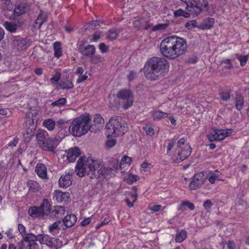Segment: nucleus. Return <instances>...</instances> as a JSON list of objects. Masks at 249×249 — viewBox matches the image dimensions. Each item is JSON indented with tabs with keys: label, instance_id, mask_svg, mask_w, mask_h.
Listing matches in <instances>:
<instances>
[{
	"label": "nucleus",
	"instance_id": "obj_39",
	"mask_svg": "<svg viewBox=\"0 0 249 249\" xmlns=\"http://www.w3.org/2000/svg\"><path fill=\"white\" fill-rule=\"evenodd\" d=\"M24 240L27 243L35 242L36 241L38 240V235L36 236L32 233L27 234L25 237L23 238Z\"/></svg>",
	"mask_w": 249,
	"mask_h": 249
},
{
	"label": "nucleus",
	"instance_id": "obj_38",
	"mask_svg": "<svg viewBox=\"0 0 249 249\" xmlns=\"http://www.w3.org/2000/svg\"><path fill=\"white\" fill-rule=\"evenodd\" d=\"M174 15L175 17L182 16L185 18H187L190 17V14L189 13L185 12L181 9H179L174 12Z\"/></svg>",
	"mask_w": 249,
	"mask_h": 249
},
{
	"label": "nucleus",
	"instance_id": "obj_28",
	"mask_svg": "<svg viewBox=\"0 0 249 249\" xmlns=\"http://www.w3.org/2000/svg\"><path fill=\"white\" fill-rule=\"evenodd\" d=\"M27 184L29 190L33 193L38 192L41 189L40 186L36 181L30 180Z\"/></svg>",
	"mask_w": 249,
	"mask_h": 249
},
{
	"label": "nucleus",
	"instance_id": "obj_26",
	"mask_svg": "<svg viewBox=\"0 0 249 249\" xmlns=\"http://www.w3.org/2000/svg\"><path fill=\"white\" fill-rule=\"evenodd\" d=\"M47 17L43 12L40 11L39 15L35 21V27L38 29L40 28L41 25L46 20Z\"/></svg>",
	"mask_w": 249,
	"mask_h": 249
},
{
	"label": "nucleus",
	"instance_id": "obj_50",
	"mask_svg": "<svg viewBox=\"0 0 249 249\" xmlns=\"http://www.w3.org/2000/svg\"><path fill=\"white\" fill-rule=\"evenodd\" d=\"M99 48L102 53H106L108 52L109 48L104 43H101L99 45Z\"/></svg>",
	"mask_w": 249,
	"mask_h": 249
},
{
	"label": "nucleus",
	"instance_id": "obj_35",
	"mask_svg": "<svg viewBox=\"0 0 249 249\" xmlns=\"http://www.w3.org/2000/svg\"><path fill=\"white\" fill-rule=\"evenodd\" d=\"M187 237V232L185 230H182L177 234L176 236V241L177 242L180 243L184 240Z\"/></svg>",
	"mask_w": 249,
	"mask_h": 249
},
{
	"label": "nucleus",
	"instance_id": "obj_43",
	"mask_svg": "<svg viewBox=\"0 0 249 249\" xmlns=\"http://www.w3.org/2000/svg\"><path fill=\"white\" fill-rule=\"evenodd\" d=\"M118 34L114 29L109 30L107 34V38L110 40H114L117 38Z\"/></svg>",
	"mask_w": 249,
	"mask_h": 249
},
{
	"label": "nucleus",
	"instance_id": "obj_29",
	"mask_svg": "<svg viewBox=\"0 0 249 249\" xmlns=\"http://www.w3.org/2000/svg\"><path fill=\"white\" fill-rule=\"evenodd\" d=\"M64 213V209L63 207H59L55 208L52 210L50 213V217L51 218H59L61 217V214Z\"/></svg>",
	"mask_w": 249,
	"mask_h": 249
},
{
	"label": "nucleus",
	"instance_id": "obj_23",
	"mask_svg": "<svg viewBox=\"0 0 249 249\" xmlns=\"http://www.w3.org/2000/svg\"><path fill=\"white\" fill-rule=\"evenodd\" d=\"M36 172L40 178H45L47 177V168L43 164H37L36 168Z\"/></svg>",
	"mask_w": 249,
	"mask_h": 249
},
{
	"label": "nucleus",
	"instance_id": "obj_60",
	"mask_svg": "<svg viewBox=\"0 0 249 249\" xmlns=\"http://www.w3.org/2000/svg\"><path fill=\"white\" fill-rule=\"evenodd\" d=\"M5 234H6L7 237L9 239H13L15 237V235H14V234L13 233V230H12L11 229H10L8 231H7L5 232Z\"/></svg>",
	"mask_w": 249,
	"mask_h": 249
},
{
	"label": "nucleus",
	"instance_id": "obj_48",
	"mask_svg": "<svg viewBox=\"0 0 249 249\" xmlns=\"http://www.w3.org/2000/svg\"><path fill=\"white\" fill-rule=\"evenodd\" d=\"M143 129L147 135L152 136L154 134L155 131L153 128L146 126L143 127Z\"/></svg>",
	"mask_w": 249,
	"mask_h": 249
},
{
	"label": "nucleus",
	"instance_id": "obj_7",
	"mask_svg": "<svg viewBox=\"0 0 249 249\" xmlns=\"http://www.w3.org/2000/svg\"><path fill=\"white\" fill-rule=\"evenodd\" d=\"M26 116L25 127L23 133V137L25 142H29L34 136L36 125L35 123L36 116L33 112H29Z\"/></svg>",
	"mask_w": 249,
	"mask_h": 249
},
{
	"label": "nucleus",
	"instance_id": "obj_18",
	"mask_svg": "<svg viewBox=\"0 0 249 249\" xmlns=\"http://www.w3.org/2000/svg\"><path fill=\"white\" fill-rule=\"evenodd\" d=\"M56 200L59 202H69L70 198V193L55 190L54 192Z\"/></svg>",
	"mask_w": 249,
	"mask_h": 249
},
{
	"label": "nucleus",
	"instance_id": "obj_45",
	"mask_svg": "<svg viewBox=\"0 0 249 249\" xmlns=\"http://www.w3.org/2000/svg\"><path fill=\"white\" fill-rule=\"evenodd\" d=\"M199 7L201 8V11L203 9L208 11L209 8V4L208 0H200L199 1Z\"/></svg>",
	"mask_w": 249,
	"mask_h": 249
},
{
	"label": "nucleus",
	"instance_id": "obj_40",
	"mask_svg": "<svg viewBox=\"0 0 249 249\" xmlns=\"http://www.w3.org/2000/svg\"><path fill=\"white\" fill-rule=\"evenodd\" d=\"M59 86L62 89H70L73 88V85L70 81H61Z\"/></svg>",
	"mask_w": 249,
	"mask_h": 249
},
{
	"label": "nucleus",
	"instance_id": "obj_36",
	"mask_svg": "<svg viewBox=\"0 0 249 249\" xmlns=\"http://www.w3.org/2000/svg\"><path fill=\"white\" fill-rule=\"evenodd\" d=\"M18 230L19 232L18 237V240H20V238H24L27 234L25 226L22 224H19L18 225Z\"/></svg>",
	"mask_w": 249,
	"mask_h": 249
},
{
	"label": "nucleus",
	"instance_id": "obj_14",
	"mask_svg": "<svg viewBox=\"0 0 249 249\" xmlns=\"http://www.w3.org/2000/svg\"><path fill=\"white\" fill-rule=\"evenodd\" d=\"M77 218L74 214H68L63 219L62 230H65L67 228L72 227L76 222Z\"/></svg>",
	"mask_w": 249,
	"mask_h": 249
},
{
	"label": "nucleus",
	"instance_id": "obj_52",
	"mask_svg": "<svg viewBox=\"0 0 249 249\" xmlns=\"http://www.w3.org/2000/svg\"><path fill=\"white\" fill-rule=\"evenodd\" d=\"M213 204L211 201L209 199L206 200L203 203V207L205 210L209 211L211 209Z\"/></svg>",
	"mask_w": 249,
	"mask_h": 249
},
{
	"label": "nucleus",
	"instance_id": "obj_57",
	"mask_svg": "<svg viewBox=\"0 0 249 249\" xmlns=\"http://www.w3.org/2000/svg\"><path fill=\"white\" fill-rule=\"evenodd\" d=\"M121 161L124 162V164H128V165H130L132 161V160L130 157L125 156L122 158Z\"/></svg>",
	"mask_w": 249,
	"mask_h": 249
},
{
	"label": "nucleus",
	"instance_id": "obj_55",
	"mask_svg": "<svg viewBox=\"0 0 249 249\" xmlns=\"http://www.w3.org/2000/svg\"><path fill=\"white\" fill-rule=\"evenodd\" d=\"M176 140L174 139H172L170 141V142L167 146V152H170L173 149L176 144Z\"/></svg>",
	"mask_w": 249,
	"mask_h": 249
},
{
	"label": "nucleus",
	"instance_id": "obj_30",
	"mask_svg": "<svg viewBox=\"0 0 249 249\" xmlns=\"http://www.w3.org/2000/svg\"><path fill=\"white\" fill-rule=\"evenodd\" d=\"M152 116L154 120H160L162 118H165L168 117L167 113L164 112L160 110H157L152 112Z\"/></svg>",
	"mask_w": 249,
	"mask_h": 249
},
{
	"label": "nucleus",
	"instance_id": "obj_2",
	"mask_svg": "<svg viewBox=\"0 0 249 249\" xmlns=\"http://www.w3.org/2000/svg\"><path fill=\"white\" fill-rule=\"evenodd\" d=\"M185 39L177 36H170L164 39L160 44L161 53L166 58L175 59L187 52Z\"/></svg>",
	"mask_w": 249,
	"mask_h": 249
},
{
	"label": "nucleus",
	"instance_id": "obj_13",
	"mask_svg": "<svg viewBox=\"0 0 249 249\" xmlns=\"http://www.w3.org/2000/svg\"><path fill=\"white\" fill-rule=\"evenodd\" d=\"M73 174V171H69L66 175H62L59 180V185L60 187L67 188L71 185L72 176Z\"/></svg>",
	"mask_w": 249,
	"mask_h": 249
},
{
	"label": "nucleus",
	"instance_id": "obj_63",
	"mask_svg": "<svg viewBox=\"0 0 249 249\" xmlns=\"http://www.w3.org/2000/svg\"><path fill=\"white\" fill-rule=\"evenodd\" d=\"M222 63L227 64L228 65L225 66L227 69H231L232 68V64L231 62L230 59H225L222 61Z\"/></svg>",
	"mask_w": 249,
	"mask_h": 249
},
{
	"label": "nucleus",
	"instance_id": "obj_51",
	"mask_svg": "<svg viewBox=\"0 0 249 249\" xmlns=\"http://www.w3.org/2000/svg\"><path fill=\"white\" fill-rule=\"evenodd\" d=\"M20 241L18 243V249H25L26 247L28 246L26 245V243H27L23 238H20Z\"/></svg>",
	"mask_w": 249,
	"mask_h": 249
},
{
	"label": "nucleus",
	"instance_id": "obj_11",
	"mask_svg": "<svg viewBox=\"0 0 249 249\" xmlns=\"http://www.w3.org/2000/svg\"><path fill=\"white\" fill-rule=\"evenodd\" d=\"M206 178L203 173H199L195 175L189 184V188L191 190L200 188L204 183Z\"/></svg>",
	"mask_w": 249,
	"mask_h": 249
},
{
	"label": "nucleus",
	"instance_id": "obj_32",
	"mask_svg": "<svg viewBox=\"0 0 249 249\" xmlns=\"http://www.w3.org/2000/svg\"><path fill=\"white\" fill-rule=\"evenodd\" d=\"M43 124L48 130L51 131L54 129L55 123L52 119H48L44 121Z\"/></svg>",
	"mask_w": 249,
	"mask_h": 249
},
{
	"label": "nucleus",
	"instance_id": "obj_44",
	"mask_svg": "<svg viewBox=\"0 0 249 249\" xmlns=\"http://www.w3.org/2000/svg\"><path fill=\"white\" fill-rule=\"evenodd\" d=\"M67 100L65 98H61L53 102L51 104V106L53 107L57 106V107H60L61 106L64 105L66 103Z\"/></svg>",
	"mask_w": 249,
	"mask_h": 249
},
{
	"label": "nucleus",
	"instance_id": "obj_6",
	"mask_svg": "<svg viewBox=\"0 0 249 249\" xmlns=\"http://www.w3.org/2000/svg\"><path fill=\"white\" fill-rule=\"evenodd\" d=\"M62 138L60 136L55 137L53 139L48 137V134L46 131H40L36 135L37 142L41 148L44 150L55 153V148Z\"/></svg>",
	"mask_w": 249,
	"mask_h": 249
},
{
	"label": "nucleus",
	"instance_id": "obj_16",
	"mask_svg": "<svg viewBox=\"0 0 249 249\" xmlns=\"http://www.w3.org/2000/svg\"><path fill=\"white\" fill-rule=\"evenodd\" d=\"M79 50L82 55L90 57L94 54L95 52V48L92 45H88L85 47L80 46Z\"/></svg>",
	"mask_w": 249,
	"mask_h": 249
},
{
	"label": "nucleus",
	"instance_id": "obj_53",
	"mask_svg": "<svg viewBox=\"0 0 249 249\" xmlns=\"http://www.w3.org/2000/svg\"><path fill=\"white\" fill-rule=\"evenodd\" d=\"M221 98L224 101H229L230 99V93L229 92H221L220 93Z\"/></svg>",
	"mask_w": 249,
	"mask_h": 249
},
{
	"label": "nucleus",
	"instance_id": "obj_64",
	"mask_svg": "<svg viewBox=\"0 0 249 249\" xmlns=\"http://www.w3.org/2000/svg\"><path fill=\"white\" fill-rule=\"evenodd\" d=\"M227 248L228 249H234L235 245L232 241H229L227 243Z\"/></svg>",
	"mask_w": 249,
	"mask_h": 249
},
{
	"label": "nucleus",
	"instance_id": "obj_42",
	"mask_svg": "<svg viewBox=\"0 0 249 249\" xmlns=\"http://www.w3.org/2000/svg\"><path fill=\"white\" fill-rule=\"evenodd\" d=\"M139 179V177L136 175L129 174L125 178V180L129 184H132L134 182L138 180Z\"/></svg>",
	"mask_w": 249,
	"mask_h": 249
},
{
	"label": "nucleus",
	"instance_id": "obj_25",
	"mask_svg": "<svg viewBox=\"0 0 249 249\" xmlns=\"http://www.w3.org/2000/svg\"><path fill=\"white\" fill-rule=\"evenodd\" d=\"M94 124L92 125L93 126V128L94 129H96V132L97 131H99L100 129V127L101 126V124H104V120L102 118L101 115L96 114L95 115L94 118Z\"/></svg>",
	"mask_w": 249,
	"mask_h": 249
},
{
	"label": "nucleus",
	"instance_id": "obj_9",
	"mask_svg": "<svg viewBox=\"0 0 249 249\" xmlns=\"http://www.w3.org/2000/svg\"><path fill=\"white\" fill-rule=\"evenodd\" d=\"M117 97L123 101V108L127 109L132 106L134 97L132 92L129 89H124L119 91Z\"/></svg>",
	"mask_w": 249,
	"mask_h": 249
},
{
	"label": "nucleus",
	"instance_id": "obj_20",
	"mask_svg": "<svg viewBox=\"0 0 249 249\" xmlns=\"http://www.w3.org/2000/svg\"><path fill=\"white\" fill-rule=\"evenodd\" d=\"M30 45L29 39L18 37L17 38V49L19 50H23L26 49Z\"/></svg>",
	"mask_w": 249,
	"mask_h": 249
},
{
	"label": "nucleus",
	"instance_id": "obj_27",
	"mask_svg": "<svg viewBox=\"0 0 249 249\" xmlns=\"http://www.w3.org/2000/svg\"><path fill=\"white\" fill-rule=\"evenodd\" d=\"M29 11V8L27 4L22 2L17 6V17L23 15Z\"/></svg>",
	"mask_w": 249,
	"mask_h": 249
},
{
	"label": "nucleus",
	"instance_id": "obj_22",
	"mask_svg": "<svg viewBox=\"0 0 249 249\" xmlns=\"http://www.w3.org/2000/svg\"><path fill=\"white\" fill-rule=\"evenodd\" d=\"M135 28L138 30L144 28L145 30L148 29L152 26L143 19H137L134 22Z\"/></svg>",
	"mask_w": 249,
	"mask_h": 249
},
{
	"label": "nucleus",
	"instance_id": "obj_58",
	"mask_svg": "<svg viewBox=\"0 0 249 249\" xmlns=\"http://www.w3.org/2000/svg\"><path fill=\"white\" fill-rule=\"evenodd\" d=\"M89 26H91V28L94 29L97 26H100V21L98 20H92L89 22Z\"/></svg>",
	"mask_w": 249,
	"mask_h": 249
},
{
	"label": "nucleus",
	"instance_id": "obj_61",
	"mask_svg": "<svg viewBox=\"0 0 249 249\" xmlns=\"http://www.w3.org/2000/svg\"><path fill=\"white\" fill-rule=\"evenodd\" d=\"M27 246L29 247V249H39L38 246L36 242H30Z\"/></svg>",
	"mask_w": 249,
	"mask_h": 249
},
{
	"label": "nucleus",
	"instance_id": "obj_19",
	"mask_svg": "<svg viewBox=\"0 0 249 249\" xmlns=\"http://www.w3.org/2000/svg\"><path fill=\"white\" fill-rule=\"evenodd\" d=\"M191 153V148L190 146H185L184 150H182L180 152L178 153V157L176 160V162H180L186 158H187Z\"/></svg>",
	"mask_w": 249,
	"mask_h": 249
},
{
	"label": "nucleus",
	"instance_id": "obj_34",
	"mask_svg": "<svg viewBox=\"0 0 249 249\" xmlns=\"http://www.w3.org/2000/svg\"><path fill=\"white\" fill-rule=\"evenodd\" d=\"M62 222L60 221H58L53 224H51L49 227V231L50 233H51L52 234L54 235V231L57 230H60L62 229V228L59 227L60 224H61Z\"/></svg>",
	"mask_w": 249,
	"mask_h": 249
},
{
	"label": "nucleus",
	"instance_id": "obj_17",
	"mask_svg": "<svg viewBox=\"0 0 249 249\" xmlns=\"http://www.w3.org/2000/svg\"><path fill=\"white\" fill-rule=\"evenodd\" d=\"M38 241L42 244H44L49 247H51L55 241V239L51 237L47 234L38 235Z\"/></svg>",
	"mask_w": 249,
	"mask_h": 249
},
{
	"label": "nucleus",
	"instance_id": "obj_24",
	"mask_svg": "<svg viewBox=\"0 0 249 249\" xmlns=\"http://www.w3.org/2000/svg\"><path fill=\"white\" fill-rule=\"evenodd\" d=\"M69 124L70 122L69 121L64 119H59L56 123L57 127L60 129V131L58 132V135H59L60 133H63L61 131L63 130L65 131L68 127L69 128Z\"/></svg>",
	"mask_w": 249,
	"mask_h": 249
},
{
	"label": "nucleus",
	"instance_id": "obj_4",
	"mask_svg": "<svg viewBox=\"0 0 249 249\" xmlns=\"http://www.w3.org/2000/svg\"><path fill=\"white\" fill-rule=\"evenodd\" d=\"M90 118L89 116H82L73 120L69 126V132L73 136L80 137L89 130L96 132L93 126L89 125Z\"/></svg>",
	"mask_w": 249,
	"mask_h": 249
},
{
	"label": "nucleus",
	"instance_id": "obj_8",
	"mask_svg": "<svg viewBox=\"0 0 249 249\" xmlns=\"http://www.w3.org/2000/svg\"><path fill=\"white\" fill-rule=\"evenodd\" d=\"M50 207L49 201L45 199L39 207L34 206L29 208L28 213L33 217L43 218L45 215H47L49 213Z\"/></svg>",
	"mask_w": 249,
	"mask_h": 249
},
{
	"label": "nucleus",
	"instance_id": "obj_37",
	"mask_svg": "<svg viewBox=\"0 0 249 249\" xmlns=\"http://www.w3.org/2000/svg\"><path fill=\"white\" fill-rule=\"evenodd\" d=\"M5 29L11 33L16 32V24L14 22L6 21L4 23Z\"/></svg>",
	"mask_w": 249,
	"mask_h": 249
},
{
	"label": "nucleus",
	"instance_id": "obj_1",
	"mask_svg": "<svg viewBox=\"0 0 249 249\" xmlns=\"http://www.w3.org/2000/svg\"><path fill=\"white\" fill-rule=\"evenodd\" d=\"M112 169L103 167L100 161L94 160L91 157H81L75 166V171L79 177L85 175L90 176V178H108L111 177Z\"/></svg>",
	"mask_w": 249,
	"mask_h": 249
},
{
	"label": "nucleus",
	"instance_id": "obj_49",
	"mask_svg": "<svg viewBox=\"0 0 249 249\" xmlns=\"http://www.w3.org/2000/svg\"><path fill=\"white\" fill-rule=\"evenodd\" d=\"M240 65L242 66H244L248 60V56L247 55H240L238 57Z\"/></svg>",
	"mask_w": 249,
	"mask_h": 249
},
{
	"label": "nucleus",
	"instance_id": "obj_41",
	"mask_svg": "<svg viewBox=\"0 0 249 249\" xmlns=\"http://www.w3.org/2000/svg\"><path fill=\"white\" fill-rule=\"evenodd\" d=\"M104 60V58L100 55H92L91 57V62L97 64L103 62Z\"/></svg>",
	"mask_w": 249,
	"mask_h": 249
},
{
	"label": "nucleus",
	"instance_id": "obj_59",
	"mask_svg": "<svg viewBox=\"0 0 249 249\" xmlns=\"http://www.w3.org/2000/svg\"><path fill=\"white\" fill-rule=\"evenodd\" d=\"M183 205H185V206H187L191 210H194L195 208L194 204L189 201H183Z\"/></svg>",
	"mask_w": 249,
	"mask_h": 249
},
{
	"label": "nucleus",
	"instance_id": "obj_46",
	"mask_svg": "<svg viewBox=\"0 0 249 249\" xmlns=\"http://www.w3.org/2000/svg\"><path fill=\"white\" fill-rule=\"evenodd\" d=\"M168 26V24L167 23L164 24H159L154 26L152 28L153 31H156L158 30H161L166 28Z\"/></svg>",
	"mask_w": 249,
	"mask_h": 249
},
{
	"label": "nucleus",
	"instance_id": "obj_5",
	"mask_svg": "<svg viewBox=\"0 0 249 249\" xmlns=\"http://www.w3.org/2000/svg\"><path fill=\"white\" fill-rule=\"evenodd\" d=\"M106 130L107 137H116L124 134L127 131L128 127L121 117L114 116L107 124Z\"/></svg>",
	"mask_w": 249,
	"mask_h": 249
},
{
	"label": "nucleus",
	"instance_id": "obj_47",
	"mask_svg": "<svg viewBox=\"0 0 249 249\" xmlns=\"http://www.w3.org/2000/svg\"><path fill=\"white\" fill-rule=\"evenodd\" d=\"M196 26V21L195 20H190L185 23V27L189 30Z\"/></svg>",
	"mask_w": 249,
	"mask_h": 249
},
{
	"label": "nucleus",
	"instance_id": "obj_31",
	"mask_svg": "<svg viewBox=\"0 0 249 249\" xmlns=\"http://www.w3.org/2000/svg\"><path fill=\"white\" fill-rule=\"evenodd\" d=\"M244 98L242 96L239 94H237L235 98V107L238 110H241L244 105Z\"/></svg>",
	"mask_w": 249,
	"mask_h": 249
},
{
	"label": "nucleus",
	"instance_id": "obj_15",
	"mask_svg": "<svg viewBox=\"0 0 249 249\" xmlns=\"http://www.w3.org/2000/svg\"><path fill=\"white\" fill-rule=\"evenodd\" d=\"M81 154L80 148L77 146L71 148L67 153V159L70 162H72L75 160L76 158Z\"/></svg>",
	"mask_w": 249,
	"mask_h": 249
},
{
	"label": "nucleus",
	"instance_id": "obj_33",
	"mask_svg": "<svg viewBox=\"0 0 249 249\" xmlns=\"http://www.w3.org/2000/svg\"><path fill=\"white\" fill-rule=\"evenodd\" d=\"M54 55L56 57H59L62 55L61 44L59 42L53 43Z\"/></svg>",
	"mask_w": 249,
	"mask_h": 249
},
{
	"label": "nucleus",
	"instance_id": "obj_3",
	"mask_svg": "<svg viewBox=\"0 0 249 249\" xmlns=\"http://www.w3.org/2000/svg\"><path fill=\"white\" fill-rule=\"evenodd\" d=\"M169 63L164 58L154 57L149 59L144 67V72L147 78L151 80L159 79L167 73Z\"/></svg>",
	"mask_w": 249,
	"mask_h": 249
},
{
	"label": "nucleus",
	"instance_id": "obj_10",
	"mask_svg": "<svg viewBox=\"0 0 249 249\" xmlns=\"http://www.w3.org/2000/svg\"><path fill=\"white\" fill-rule=\"evenodd\" d=\"M229 136V130L223 129H214L213 132L208 135V138L210 142L220 141Z\"/></svg>",
	"mask_w": 249,
	"mask_h": 249
},
{
	"label": "nucleus",
	"instance_id": "obj_54",
	"mask_svg": "<svg viewBox=\"0 0 249 249\" xmlns=\"http://www.w3.org/2000/svg\"><path fill=\"white\" fill-rule=\"evenodd\" d=\"M109 221H110V220L109 219V217L108 216H107L104 218V220L100 224H98L96 226V229H98L101 227L108 224L109 222Z\"/></svg>",
	"mask_w": 249,
	"mask_h": 249
},
{
	"label": "nucleus",
	"instance_id": "obj_21",
	"mask_svg": "<svg viewBox=\"0 0 249 249\" xmlns=\"http://www.w3.org/2000/svg\"><path fill=\"white\" fill-rule=\"evenodd\" d=\"M214 18H208L204 19L202 23L199 25L198 28L202 30H207L211 29L214 23Z\"/></svg>",
	"mask_w": 249,
	"mask_h": 249
},
{
	"label": "nucleus",
	"instance_id": "obj_56",
	"mask_svg": "<svg viewBox=\"0 0 249 249\" xmlns=\"http://www.w3.org/2000/svg\"><path fill=\"white\" fill-rule=\"evenodd\" d=\"M25 19L22 18H18L17 17V28L21 27L24 24Z\"/></svg>",
	"mask_w": 249,
	"mask_h": 249
},
{
	"label": "nucleus",
	"instance_id": "obj_12",
	"mask_svg": "<svg viewBox=\"0 0 249 249\" xmlns=\"http://www.w3.org/2000/svg\"><path fill=\"white\" fill-rule=\"evenodd\" d=\"M200 0H188L186 9L192 12L193 14L197 16L201 12V8L199 7V1Z\"/></svg>",
	"mask_w": 249,
	"mask_h": 249
},
{
	"label": "nucleus",
	"instance_id": "obj_62",
	"mask_svg": "<svg viewBox=\"0 0 249 249\" xmlns=\"http://www.w3.org/2000/svg\"><path fill=\"white\" fill-rule=\"evenodd\" d=\"M116 141L115 140L112 139L108 141L106 143V145L107 147L111 148L116 144Z\"/></svg>",
	"mask_w": 249,
	"mask_h": 249
}]
</instances>
